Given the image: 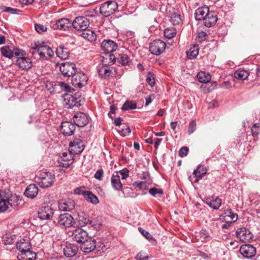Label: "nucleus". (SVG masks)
I'll return each instance as SVG.
<instances>
[{"instance_id":"42","label":"nucleus","mask_w":260,"mask_h":260,"mask_svg":"<svg viewBox=\"0 0 260 260\" xmlns=\"http://www.w3.org/2000/svg\"><path fill=\"white\" fill-rule=\"evenodd\" d=\"M248 76V72L244 70H238L234 74L235 77L239 80H245Z\"/></svg>"},{"instance_id":"11","label":"nucleus","mask_w":260,"mask_h":260,"mask_svg":"<svg viewBox=\"0 0 260 260\" xmlns=\"http://www.w3.org/2000/svg\"><path fill=\"white\" fill-rule=\"evenodd\" d=\"M73 27L77 30H85L89 25V19L84 16L76 17L72 22Z\"/></svg>"},{"instance_id":"39","label":"nucleus","mask_w":260,"mask_h":260,"mask_svg":"<svg viewBox=\"0 0 260 260\" xmlns=\"http://www.w3.org/2000/svg\"><path fill=\"white\" fill-rule=\"evenodd\" d=\"M197 77L199 81L203 83H207L209 82L211 78L210 74L203 71L200 72L198 74Z\"/></svg>"},{"instance_id":"48","label":"nucleus","mask_w":260,"mask_h":260,"mask_svg":"<svg viewBox=\"0 0 260 260\" xmlns=\"http://www.w3.org/2000/svg\"><path fill=\"white\" fill-rule=\"evenodd\" d=\"M146 81L148 84L151 86L153 87L155 84V80L154 74L151 72H149L147 74L146 77Z\"/></svg>"},{"instance_id":"36","label":"nucleus","mask_w":260,"mask_h":260,"mask_svg":"<svg viewBox=\"0 0 260 260\" xmlns=\"http://www.w3.org/2000/svg\"><path fill=\"white\" fill-rule=\"evenodd\" d=\"M73 155L74 154L70 152L69 153L67 152H63L62 153L61 159L64 162L62 163L63 167H68L72 164L74 158Z\"/></svg>"},{"instance_id":"6","label":"nucleus","mask_w":260,"mask_h":260,"mask_svg":"<svg viewBox=\"0 0 260 260\" xmlns=\"http://www.w3.org/2000/svg\"><path fill=\"white\" fill-rule=\"evenodd\" d=\"M88 81L86 75L82 72L76 73L72 76V83L76 88H81L85 86Z\"/></svg>"},{"instance_id":"55","label":"nucleus","mask_w":260,"mask_h":260,"mask_svg":"<svg viewBox=\"0 0 260 260\" xmlns=\"http://www.w3.org/2000/svg\"><path fill=\"white\" fill-rule=\"evenodd\" d=\"M149 257L148 254L143 251L139 252L136 256L137 260H147Z\"/></svg>"},{"instance_id":"7","label":"nucleus","mask_w":260,"mask_h":260,"mask_svg":"<svg viewBox=\"0 0 260 260\" xmlns=\"http://www.w3.org/2000/svg\"><path fill=\"white\" fill-rule=\"evenodd\" d=\"M166 46V44L164 42L156 40L150 44L149 50L152 54L159 55L164 52Z\"/></svg>"},{"instance_id":"27","label":"nucleus","mask_w":260,"mask_h":260,"mask_svg":"<svg viewBox=\"0 0 260 260\" xmlns=\"http://www.w3.org/2000/svg\"><path fill=\"white\" fill-rule=\"evenodd\" d=\"M209 11V9L208 7L199 8L195 12L196 19L199 21L203 20Z\"/></svg>"},{"instance_id":"14","label":"nucleus","mask_w":260,"mask_h":260,"mask_svg":"<svg viewBox=\"0 0 260 260\" xmlns=\"http://www.w3.org/2000/svg\"><path fill=\"white\" fill-rule=\"evenodd\" d=\"M53 208L48 205L42 206L38 211V217L41 220L50 219L53 215Z\"/></svg>"},{"instance_id":"63","label":"nucleus","mask_w":260,"mask_h":260,"mask_svg":"<svg viewBox=\"0 0 260 260\" xmlns=\"http://www.w3.org/2000/svg\"><path fill=\"white\" fill-rule=\"evenodd\" d=\"M104 73H105V78H106L107 77H109L112 73V71L108 68V67L105 66V69H104Z\"/></svg>"},{"instance_id":"18","label":"nucleus","mask_w":260,"mask_h":260,"mask_svg":"<svg viewBox=\"0 0 260 260\" xmlns=\"http://www.w3.org/2000/svg\"><path fill=\"white\" fill-rule=\"evenodd\" d=\"M25 53L24 52V54ZM20 57H18L16 61V63L17 66L23 69V70H28L31 68L32 64V62L30 59L25 56H24V55H19Z\"/></svg>"},{"instance_id":"37","label":"nucleus","mask_w":260,"mask_h":260,"mask_svg":"<svg viewBox=\"0 0 260 260\" xmlns=\"http://www.w3.org/2000/svg\"><path fill=\"white\" fill-rule=\"evenodd\" d=\"M143 177L145 179L146 181L135 182V183L136 184V186L140 189L146 190L150 184V182H148L147 180V179L149 180L150 176L147 173L145 174V176Z\"/></svg>"},{"instance_id":"4","label":"nucleus","mask_w":260,"mask_h":260,"mask_svg":"<svg viewBox=\"0 0 260 260\" xmlns=\"http://www.w3.org/2000/svg\"><path fill=\"white\" fill-rule=\"evenodd\" d=\"M81 97L76 94L74 95L66 94L63 96V104L64 106L68 109L73 108L74 107L81 106Z\"/></svg>"},{"instance_id":"60","label":"nucleus","mask_w":260,"mask_h":260,"mask_svg":"<svg viewBox=\"0 0 260 260\" xmlns=\"http://www.w3.org/2000/svg\"><path fill=\"white\" fill-rule=\"evenodd\" d=\"M84 188L83 187H77L74 189V193L76 194H82L85 197V193H86L87 191H85Z\"/></svg>"},{"instance_id":"2","label":"nucleus","mask_w":260,"mask_h":260,"mask_svg":"<svg viewBox=\"0 0 260 260\" xmlns=\"http://www.w3.org/2000/svg\"><path fill=\"white\" fill-rule=\"evenodd\" d=\"M55 179V175L51 173L43 172L40 175L38 183L42 188H48L53 184Z\"/></svg>"},{"instance_id":"33","label":"nucleus","mask_w":260,"mask_h":260,"mask_svg":"<svg viewBox=\"0 0 260 260\" xmlns=\"http://www.w3.org/2000/svg\"><path fill=\"white\" fill-rule=\"evenodd\" d=\"M81 36L90 42H93L96 39V35L95 32L91 29H86L85 30H83Z\"/></svg>"},{"instance_id":"53","label":"nucleus","mask_w":260,"mask_h":260,"mask_svg":"<svg viewBox=\"0 0 260 260\" xmlns=\"http://www.w3.org/2000/svg\"><path fill=\"white\" fill-rule=\"evenodd\" d=\"M196 129V122L195 120H192L190 122L188 128V133L189 135L192 134Z\"/></svg>"},{"instance_id":"52","label":"nucleus","mask_w":260,"mask_h":260,"mask_svg":"<svg viewBox=\"0 0 260 260\" xmlns=\"http://www.w3.org/2000/svg\"><path fill=\"white\" fill-rule=\"evenodd\" d=\"M35 28L36 30L39 33H43L47 30V26L46 25L41 24H35Z\"/></svg>"},{"instance_id":"3","label":"nucleus","mask_w":260,"mask_h":260,"mask_svg":"<svg viewBox=\"0 0 260 260\" xmlns=\"http://www.w3.org/2000/svg\"><path fill=\"white\" fill-rule=\"evenodd\" d=\"M118 9V4L115 1H107L100 7V13L105 17L114 14Z\"/></svg>"},{"instance_id":"29","label":"nucleus","mask_w":260,"mask_h":260,"mask_svg":"<svg viewBox=\"0 0 260 260\" xmlns=\"http://www.w3.org/2000/svg\"><path fill=\"white\" fill-rule=\"evenodd\" d=\"M7 200H8V203L9 205L11 207L15 209L18 205L19 204V202L21 201L20 197L16 196V194H11L10 196L9 194H5Z\"/></svg>"},{"instance_id":"41","label":"nucleus","mask_w":260,"mask_h":260,"mask_svg":"<svg viewBox=\"0 0 260 260\" xmlns=\"http://www.w3.org/2000/svg\"><path fill=\"white\" fill-rule=\"evenodd\" d=\"M85 193L84 198L88 202L93 204L96 205L99 203L98 197L93 194L91 191H87Z\"/></svg>"},{"instance_id":"30","label":"nucleus","mask_w":260,"mask_h":260,"mask_svg":"<svg viewBox=\"0 0 260 260\" xmlns=\"http://www.w3.org/2000/svg\"><path fill=\"white\" fill-rule=\"evenodd\" d=\"M207 204L213 209H218L221 205V200L218 197H212L208 198L206 200Z\"/></svg>"},{"instance_id":"62","label":"nucleus","mask_w":260,"mask_h":260,"mask_svg":"<svg viewBox=\"0 0 260 260\" xmlns=\"http://www.w3.org/2000/svg\"><path fill=\"white\" fill-rule=\"evenodd\" d=\"M89 226L93 227L95 229L99 228V226L98 224V221L94 220H90L88 225Z\"/></svg>"},{"instance_id":"21","label":"nucleus","mask_w":260,"mask_h":260,"mask_svg":"<svg viewBox=\"0 0 260 260\" xmlns=\"http://www.w3.org/2000/svg\"><path fill=\"white\" fill-rule=\"evenodd\" d=\"M78 249L77 245L72 243H67L63 248V253L66 257H72L77 253Z\"/></svg>"},{"instance_id":"16","label":"nucleus","mask_w":260,"mask_h":260,"mask_svg":"<svg viewBox=\"0 0 260 260\" xmlns=\"http://www.w3.org/2000/svg\"><path fill=\"white\" fill-rule=\"evenodd\" d=\"M76 124L70 121H64L61 123L60 131L65 136H70L73 134L75 128Z\"/></svg>"},{"instance_id":"5","label":"nucleus","mask_w":260,"mask_h":260,"mask_svg":"<svg viewBox=\"0 0 260 260\" xmlns=\"http://www.w3.org/2000/svg\"><path fill=\"white\" fill-rule=\"evenodd\" d=\"M57 223L61 229L72 227L75 223L73 217L69 213L60 214L57 218Z\"/></svg>"},{"instance_id":"22","label":"nucleus","mask_w":260,"mask_h":260,"mask_svg":"<svg viewBox=\"0 0 260 260\" xmlns=\"http://www.w3.org/2000/svg\"><path fill=\"white\" fill-rule=\"evenodd\" d=\"M204 25L208 27H210L214 25L217 21V17L215 12L209 11L207 14L206 17L203 20Z\"/></svg>"},{"instance_id":"57","label":"nucleus","mask_w":260,"mask_h":260,"mask_svg":"<svg viewBox=\"0 0 260 260\" xmlns=\"http://www.w3.org/2000/svg\"><path fill=\"white\" fill-rule=\"evenodd\" d=\"M104 176V171L102 169L98 170L94 175V177L100 181L102 180Z\"/></svg>"},{"instance_id":"12","label":"nucleus","mask_w":260,"mask_h":260,"mask_svg":"<svg viewBox=\"0 0 260 260\" xmlns=\"http://www.w3.org/2000/svg\"><path fill=\"white\" fill-rule=\"evenodd\" d=\"M84 149V144L82 140L75 139L70 143L69 151L74 154L81 153Z\"/></svg>"},{"instance_id":"40","label":"nucleus","mask_w":260,"mask_h":260,"mask_svg":"<svg viewBox=\"0 0 260 260\" xmlns=\"http://www.w3.org/2000/svg\"><path fill=\"white\" fill-rule=\"evenodd\" d=\"M224 218L225 220L230 219L231 221L234 222L238 219V215L234 213L231 209H229L225 212Z\"/></svg>"},{"instance_id":"44","label":"nucleus","mask_w":260,"mask_h":260,"mask_svg":"<svg viewBox=\"0 0 260 260\" xmlns=\"http://www.w3.org/2000/svg\"><path fill=\"white\" fill-rule=\"evenodd\" d=\"M165 37L168 39L173 38L176 34V31L174 27L167 28L164 31Z\"/></svg>"},{"instance_id":"20","label":"nucleus","mask_w":260,"mask_h":260,"mask_svg":"<svg viewBox=\"0 0 260 260\" xmlns=\"http://www.w3.org/2000/svg\"><path fill=\"white\" fill-rule=\"evenodd\" d=\"M101 46L104 51V53L106 54L113 52L117 48L116 43L110 40H104L102 43Z\"/></svg>"},{"instance_id":"58","label":"nucleus","mask_w":260,"mask_h":260,"mask_svg":"<svg viewBox=\"0 0 260 260\" xmlns=\"http://www.w3.org/2000/svg\"><path fill=\"white\" fill-rule=\"evenodd\" d=\"M206 36H207L206 32H205L204 31L199 32L198 34L197 40L199 42H202L206 39Z\"/></svg>"},{"instance_id":"25","label":"nucleus","mask_w":260,"mask_h":260,"mask_svg":"<svg viewBox=\"0 0 260 260\" xmlns=\"http://www.w3.org/2000/svg\"><path fill=\"white\" fill-rule=\"evenodd\" d=\"M16 246L20 253H24L29 250L31 248L30 242L24 239H21L19 241L17 242Z\"/></svg>"},{"instance_id":"8","label":"nucleus","mask_w":260,"mask_h":260,"mask_svg":"<svg viewBox=\"0 0 260 260\" xmlns=\"http://www.w3.org/2000/svg\"><path fill=\"white\" fill-rule=\"evenodd\" d=\"M69 235L73 241L78 243H82L87 238L88 236L87 232L80 228L70 231Z\"/></svg>"},{"instance_id":"17","label":"nucleus","mask_w":260,"mask_h":260,"mask_svg":"<svg viewBox=\"0 0 260 260\" xmlns=\"http://www.w3.org/2000/svg\"><path fill=\"white\" fill-rule=\"evenodd\" d=\"M75 124L79 127H83L88 122L87 116L83 112H77L73 116Z\"/></svg>"},{"instance_id":"49","label":"nucleus","mask_w":260,"mask_h":260,"mask_svg":"<svg viewBox=\"0 0 260 260\" xmlns=\"http://www.w3.org/2000/svg\"><path fill=\"white\" fill-rule=\"evenodd\" d=\"M2 10L4 12H7L12 14H19L21 11L17 9L9 7L4 6Z\"/></svg>"},{"instance_id":"13","label":"nucleus","mask_w":260,"mask_h":260,"mask_svg":"<svg viewBox=\"0 0 260 260\" xmlns=\"http://www.w3.org/2000/svg\"><path fill=\"white\" fill-rule=\"evenodd\" d=\"M72 25V22L68 18H61L51 23V26L53 29L63 30H68Z\"/></svg>"},{"instance_id":"31","label":"nucleus","mask_w":260,"mask_h":260,"mask_svg":"<svg viewBox=\"0 0 260 260\" xmlns=\"http://www.w3.org/2000/svg\"><path fill=\"white\" fill-rule=\"evenodd\" d=\"M36 257V253L30 249L24 253H20L17 255L19 260H34Z\"/></svg>"},{"instance_id":"61","label":"nucleus","mask_w":260,"mask_h":260,"mask_svg":"<svg viewBox=\"0 0 260 260\" xmlns=\"http://www.w3.org/2000/svg\"><path fill=\"white\" fill-rule=\"evenodd\" d=\"M104 69H105V66H103L99 67H98V69H97V72H98L99 76L102 78H105Z\"/></svg>"},{"instance_id":"59","label":"nucleus","mask_w":260,"mask_h":260,"mask_svg":"<svg viewBox=\"0 0 260 260\" xmlns=\"http://www.w3.org/2000/svg\"><path fill=\"white\" fill-rule=\"evenodd\" d=\"M188 148L187 147H182L179 151V155L181 157H184L187 155Z\"/></svg>"},{"instance_id":"19","label":"nucleus","mask_w":260,"mask_h":260,"mask_svg":"<svg viewBox=\"0 0 260 260\" xmlns=\"http://www.w3.org/2000/svg\"><path fill=\"white\" fill-rule=\"evenodd\" d=\"M240 252L244 257L250 258L255 255L256 248L252 245L245 244L241 246Z\"/></svg>"},{"instance_id":"34","label":"nucleus","mask_w":260,"mask_h":260,"mask_svg":"<svg viewBox=\"0 0 260 260\" xmlns=\"http://www.w3.org/2000/svg\"><path fill=\"white\" fill-rule=\"evenodd\" d=\"M199 47L198 45H192L189 50L186 51L187 57L189 59L196 58L199 54Z\"/></svg>"},{"instance_id":"50","label":"nucleus","mask_w":260,"mask_h":260,"mask_svg":"<svg viewBox=\"0 0 260 260\" xmlns=\"http://www.w3.org/2000/svg\"><path fill=\"white\" fill-rule=\"evenodd\" d=\"M131 130L129 127L125 125L118 130L119 134L122 137H125L131 133Z\"/></svg>"},{"instance_id":"10","label":"nucleus","mask_w":260,"mask_h":260,"mask_svg":"<svg viewBox=\"0 0 260 260\" xmlns=\"http://www.w3.org/2000/svg\"><path fill=\"white\" fill-rule=\"evenodd\" d=\"M1 52L3 56L9 59L12 58L14 56H19L23 55L24 51L17 48L12 49L9 46H4L1 48Z\"/></svg>"},{"instance_id":"38","label":"nucleus","mask_w":260,"mask_h":260,"mask_svg":"<svg viewBox=\"0 0 260 260\" xmlns=\"http://www.w3.org/2000/svg\"><path fill=\"white\" fill-rule=\"evenodd\" d=\"M206 173V168L201 165H199L193 173L194 177L199 178H202Z\"/></svg>"},{"instance_id":"23","label":"nucleus","mask_w":260,"mask_h":260,"mask_svg":"<svg viewBox=\"0 0 260 260\" xmlns=\"http://www.w3.org/2000/svg\"><path fill=\"white\" fill-rule=\"evenodd\" d=\"M46 49H48L46 45L39 46L37 44H35V45L30 48V52L32 55H34L37 52L42 58L47 59L45 55Z\"/></svg>"},{"instance_id":"64","label":"nucleus","mask_w":260,"mask_h":260,"mask_svg":"<svg viewBox=\"0 0 260 260\" xmlns=\"http://www.w3.org/2000/svg\"><path fill=\"white\" fill-rule=\"evenodd\" d=\"M201 236L205 239L209 238L210 235L208 231L205 230H203L201 231Z\"/></svg>"},{"instance_id":"54","label":"nucleus","mask_w":260,"mask_h":260,"mask_svg":"<svg viewBox=\"0 0 260 260\" xmlns=\"http://www.w3.org/2000/svg\"><path fill=\"white\" fill-rule=\"evenodd\" d=\"M59 85L62 91L71 92H72V88L69 85L64 82H60Z\"/></svg>"},{"instance_id":"26","label":"nucleus","mask_w":260,"mask_h":260,"mask_svg":"<svg viewBox=\"0 0 260 260\" xmlns=\"http://www.w3.org/2000/svg\"><path fill=\"white\" fill-rule=\"evenodd\" d=\"M111 184L114 189L120 190L122 188V184L120 181V177L117 172L113 174L111 178Z\"/></svg>"},{"instance_id":"32","label":"nucleus","mask_w":260,"mask_h":260,"mask_svg":"<svg viewBox=\"0 0 260 260\" xmlns=\"http://www.w3.org/2000/svg\"><path fill=\"white\" fill-rule=\"evenodd\" d=\"M56 53L58 57L62 59L68 58L70 54L68 49L62 45L57 48Z\"/></svg>"},{"instance_id":"43","label":"nucleus","mask_w":260,"mask_h":260,"mask_svg":"<svg viewBox=\"0 0 260 260\" xmlns=\"http://www.w3.org/2000/svg\"><path fill=\"white\" fill-rule=\"evenodd\" d=\"M139 231L140 233L147 239L148 241L151 242L153 245L156 244V240L154 238L153 236L147 231L144 230L142 228H138Z\"/></svg>"},{"instance_id":"56","label":"nucleus","mask_w":260,"mask_h":260,"mask_svg":"<svg viewBox=\"0 0 260 260\" xmlns=\"http://www.w3.org/2000/svg\"><path fill=\"white\" fill-rule=\"evenodd\" d=\"M118 175L121 176V179H125L128 177L129 174V171L127 169H123L120 170L118 173Z\"/></svg>"},{"instance_id":"51","label":"nucleus","mask_w":260,"mask_h":260,"mask_svg":"<svg viewBox=\"0 0 260 260\" xmlns=\"http://www.w3.org/2000/svg\"><path fill=\"white\" fill-rule=\"evenodd\" d=\"M149 193L153 197H155L157 194H162L164 191L161 188L153 187L149 189Z\"/></svg>"},{"instance_id":"15","label":"nucleus","mask_w":260,"mask_h":260,"mask_svg":"<svg viewBox=\"0 0 260 260\" xmlns=\"http://www.w3.org/2000/svg\"><path fill=\"white\" fill-rule=\"evenodd\" d=\"M236 237L239 240L245 242L252 239V235L248 229L245 228H241L237 230Z\"/></svg>"},{"instance_id":"35","label":"nucleus","mask_w":260,"mask_h":260,"mask_svg":"<svg viewBox=\"0 0 260 260\" xmlns=\"http://www.w3.org/2000/svg\"><path fill=\"white\" fill-rule=\"evenodd\" d=\"M5 191H0V197L2 198L0 200V212H3L9 209V204L8 200H7L5 195Z\"/></svg>"},{"instance_id":"45","label":"nucleus","mask_w":260,"mask_h":260,"mask_svg":"<svg viewBox=\"0 0 260 260\" xmlns=\"http://www.w3.org/2000/svg\"><path fill=\"white\" fill-rule=\"evenodd\" d=\"M137 108V104L132 102L129 101H126L123 105L122 107V110H134Z\"/></svg>"},{"instance_id":"9","label":"nucleus","mask_w":260,"mask_h":260,"mask_svg":"<svg viewBox=\"0 0 260 260\" xmlns=\"http://www.w3.org/2000/svg\"><path fill=\"white\" fill-rule=\"evenodd\" d=\"M59 69L64 76H73L77 72V68L73 62H66L60 64Z\"/></svg>"},{"instance_id":"47","label":"nucleus","mask_w":260,"mask_h":260,"mask_svg":"<svg viewBox=\"0 0 260 260\" xmlns=\"http://www.w3.org/2000/svg\"><path fill=\"white\" fill-rule=\"evenodd\" d=\"M118 61L122 65L128 64L130 62L129 57L125 54H119V57H118Z\"/></svg>"},{"instance_id":"28","label":"nucleus","mask_w":260,"mask_h":260,"mask_svg":"<svg viewBox=\"0 0 260 260\" xmlns=\"http://www.w3.org/2000/svg\"><path fill=\"white\" fill-rule=\"evenodd\" d=\"M75 205V202L73 200H68L59 203V209L63 211H70L74 208Z\"/></svg>"},{"instance_id":"24","label":"nucleus","mask_w":260,"mask_h":260,"mask_svg":"<svg viewBox=\"0 0 260 260\" xmlns=\"http://www.w3.org/2000/svg\"><path fill=\"white\" fill-rule=\"evenodd\" d=\"M39 188L35 184H31L26 188L24 195L28 198L34 199L38 194Z\"/></svg>"},{"instance_id":"46","label":"nucleus","mask_w":260,"mask_h":260,"mask_svg":"<svg viewBox=\"0 0 260 260\" xmlns=\"http://www.w3.org/2000/svg\"><path fill=\"white\" fill-rule=\"evenodd\" d=\"M170 21L174 25H179L182 22L180 15L176 13H174L171 15Z\"/></svg>"},{"instance_id":"1","label":"nucleus","mask_w":260,"mask_h":260,"mask_svg":"<svg viewBox=\"0 0 260 260\" xmlns=\"http://www.w3.org/2000/svg\"><path fill=\"white\" fill-rule=\"evenodd\" d=\"M81 249L85 253H89L94 250L96 252H103V248L105 245L101 242L97 243L96 241L91 238H87L81 243Z\"/></svg>"}]
</instances>
